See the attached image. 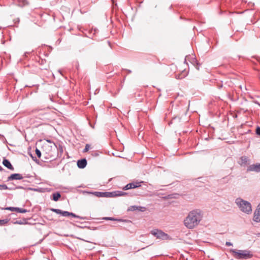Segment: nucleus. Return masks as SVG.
<instances>
[{"instance_id": "b1692460", "label": "nucleus", "mask_w": 260, "mask_h": 260, "mask_svg": "<svg viewBox=\"0 0 260 260\" xmlns=\"http://www.w3.org/2000/svg\"><path fill=\"white\" fill-rule=\"evenodd\" d=\"M90 146L88 144H86L85 148L84 149V152L87 151L89 149Z\"/></svg>"}, {"instance_id": "20e7f679", "label": "nucleus", "mask_w": 260, "mask_h": 260, "mask_svg": "<svg viewBox=\"0 0 260 260\" xmlns=\"http://www.w3.org/2000/svg\"><path fill=\"white\" fill-rule=\"evenodd\" d=\"M151 234L156 237V238L161 240H168L170 239V236L168 234L157 229L152 231Z\"/></svg>"}, {"instance_id": "393cba45", "label": "nucleus", "mask_w": 260, "mask_h": 260, "mask_svg": "<svg viewBox=\"0 0 260 260\" xmlns=\"http://www.w3.org/2000/svg\"><path fill=\"white\" fill-rule=\"evenodd\" d=\"M256 133L257 135L260 136V127H257L256 129Z\"/></svg>"}, {"instance_id": "bb28decb", "label": "nucleus", "mask_w": 260, "mask_h": 260, "mask_svg": "<svg viewBox=\"0 0 260 260\" xmlns=\"http://www.w3.org/2000/svg\"><path fill=\"white\" fill-rule=\"evenodd\" d=\"M58 149L61 153H62L63 152V148L61 146H60V145L59 146Z\"/></svg>"}, {"instance_id": "c756f323", "label": "nucleus", "mask_w": 260, "mask_h": 260, "mask_svg": "<svg viewBox=\"0 0 260 260\" xmlns=\"http://www.w3.org/2000/svg\"><path fill=\"white\" fill-rule=\"evenodd\" d=\"M3 170V168L0 166V171H2Z\"/></svg>"}, {"instance_id": "dca6fc26", "label": "nucleus", "mask_w": 260, "mask_h": 260, "mask_svg": "<svg viewBox=\"0 0 260 260\" xmlns=\"http://www.w3.org/2000/svg\"><path fill=\"white\" fill-rule=\"evenodd\" d=\"M53 198L52 199L54 201H57L58 199L60 198V194L59 192H55L52 194Z\"/></svg>"}, {"instance_id": "6ab92c4d", "label": "nucleus", "mask_w": 260, "mask_h": 260, "mask_svg": "<svg viewBox=\"0 0 260 260\" xmlns=\"http://www.w3.org/2000/svg\"><path fill=\"white\" fill-rule=\"evenodd\" d=\"M16 212L24 213L27 212V210L17 207Z\"/></svg>"}, {"instance_id": "39448f33", "label": "nucleus", "mask_w": 260, "mask_h": 260, "mask_svg": "<svg viewBox=\"0 0 260 260\" xmlns=\"http://www.w3.org/2000/svg\"><path fill=\"white\" fill-rule=\"evenodd\" d=\"M51 210L52 212H55L56 214H60L62 216H64V217L72 216V217H75V218H80V219H84V218L81 217L78 215H77L72 212H69L68 211H62L58 209H53V208L51 209Z\"/></svg>"}, {"instance_id": "7ed1b4c3", "label": "nucleus", "mask_w": 260, "mask_h": 260, "mask_svg": "<svg viewBox=\"0 0 260 260\" xmlns=\"http://www.w3.org/2000/svg\"><path fill=\"white\" fill-rule=\"evenodd\" d=\"M230 252L233 256L236 259H247L252 256V254L248 250H236L232 249Z\"/></svg>"}, {"instance_id": "2f4dec72", "label": "nucleus", "mask_w": 260, "mask_h": 260, "mask_svg": "<svg viewBox=\"0 0 260 260\" xmlns=\"http://www.w3.org/2000/svg\"><path fill=\"white\" fill-rule=\"evenodd\" d=\"M48 155H49L50 157H53V155L52 154H49Z\"/></svg>"}, {"instance_id": "4be33fe9", "label": "nucleus", "mask_w": 260, "mask_h": 260, "mask_svg": "<svg viewBox=\"0 0 260 260\" xmlns=\"http://www.w3.org/2000/svg\"><path fill=\"white\" fill-rule=\"evenodd\" d=\"M36 153L37 154V155L38 156V157L39 158H40L41 156V151L37 148H36Z\"/></svg>"}, {"instance_id": "423d86ee", "label": "nucleus", "mask_w": 260, "mask_h": 260, "mask_svg": "<svg viewBox=\"0 0 260 260\" xmlns=\"http://www.w3.org/2000/svg\"><path fill=\"white\" fill-rule=\"evenodd\" d=\"M247 172H260V163L249 165L247 169Z\"/></svg>"}, {"instance_id": "9b49d317", "label": "nucleus", "mask_w": 260, "mask_h": 260, "mask_svg": "<svg viewBox=\"0 0 260 260\" xmlns=\"http://www.w3.org/2000/svg\"><path fill=\"white\" fill-rule=\"evenodd\" d=\"M87 165V161L85 158L81 159L78 160L77 166L80 169L84 168Z\"/></svg>"}, {"instance_id": "6e6552de", "label": "nucleus", "mask_w": 260, "mask_h": 260, "mask_svg": "<svg viewBox=\"0 0 260 260\" xmlns=\"http://www.w3.org/2000/svg\"><path fill=\"white\" fill-rule=\"evenodd\" d=\"M249 162L250 159L248 158L247 156H242L240 158L238 163L241 166L244 167L247 165H249Z\"/></svg>"}, {"instance_id": "c85d7f7f", "label": "nucleus", "mask_w": 260, "mask_h": 260, "mask_svg": "<svg viewBox=\"0 0 260 260\" xmlns=\"http://www.w3.org/2000/svg\"><path fill=\"white\" fill-rule=\"evenodd\" d=\"M16 188H17V189H23L24 188L22 186H18L16 187Z\"/></svg>"}, {"instance_id": "2eb2a0df", "label": "nucleus", "mask_w": 260, "mask_h": 260, "mask_svg": "<svg viewBox=\"0 0 260 260\" xmlns=\"http://www.w3.org/2000/svg\"><path fill=\"white\" fill-rule=\"evenodd\" d=\"M13 223L15 224H26L28 223V222L27 219L24 218L21 220H16L13 222Z\"/></svg>"}, {"instance_id": "a211bd4d", "label": "nucleus", "mask_w": 260, "mask_h": 260, "mask_svg": "<svg viewBox=\"0 0 260 260\" xmlns=\"http://www.w3.org/2000/svg\"><path fill=\"white\" fill-rule=\"evenodd\" d=\"M9 221L8 219H0V225H4L7 224Z\"/></svg>"}, {"instance_id": "4468645a", "label": "nucleus", "mask_w": 260, "mask_h": 260, "mask_svg": "<svg viewBox=\"0 0 260 260\" xmlns=\"http://www.w3.org/2000/svg\"><path fill=\"white\" fill-rule=\"evenodd\" d=\"M95 196L98 197H109L108 194L110 193L109 192H98L95 191L93 193Z\"/></svg>"}, {"instance_id": "0eeeda50", "label": "nucleus", "mask_w": 260, "mask_h": 260, "mask_svg": "<svg viewBox=\"0 0 260 260\" xmlns=\"http://www.w3.org/2000/svg\"><path fill=\"white\" fill-rule=\"evenodd\" d=\"M253 220L256 222H260V203L254 212Z\"/></svg>"}, {"instance_id": "7c9ffc66", "label": "nucleus", "mask_w": 260, "mask_h": 260, "mask_svg": "<svg viewBox=\"0 0 260 260\" xmlns=\"http://www.w3.org/2000/svg\"><path fill=\"white\" fill-rule=\"evenodd\" d=\"M24 5L27 4V2L26 1H24Z\"/></svg>"}, {"instance_id": "9d476101", "label": "nucleus", "mask_w": 260, "mask_h": 260, "mask_svg": "<svg viewBox=\"0 0 260 260\" xmlns=\"http://www.w3.org/2000/svg\"><path fill=\"white\" fill-rule=\"evenodd\" d=\"M23 178V177L21 174L16 173L13 174L11 175L8 178V181L13 180H21Z\"/></svg>"}, {"instance_id": "f03ea898", "label": "nucleus", "mask_w": 260, "mask_h": 260, "mask_svg": "<svg viewBox=\"0 0 260 260\" xmlns=\"http://www.w3.org/2000/svg\"><path fill=\"white\" fill-rule=\"evenodd\" d=\"M235 204L242 212L247 214L252 213V206L249 202L239 198L235 200Z\"/></svg>"}, {"instance_id": "f8f14e48", "label": "nucleus", "mask_w": 260, "mask_h": 260, "mask_svg": "<svg viewBox=\"0 0 260 260\" xmlns=\"http://www.w3.org/2000/svg\"><path fill=\"white\" fill-rule=\"evenodd\" d=\"M3 164L10 170L13 171L14 170V167L8 159H4L3 161Z\"/></svg>"}, {"instance_id": "5701e85b", "label": "nucleus", "mask_w": 260, "mask_h": 260, "mask_svg": "<svg viewBox=\"0 0 260 260\" xmlns=\"http://www.w3.org/2000/svg\"><path fill=\"white\" fill-rule=\"evenodd\" d=\"M47 142H48L49 143H52L53 144V147H54V149L57 148V147H56V145L55 144V143L52 142L51 140H47Z\"/></svg>"}, {"instance_id": "a878e982", "label": "nucleus", "mask_w": 260, "mask_h": 260, "mask_svg": "<svg viewBox=\"0 0 260 260\" xmlns=\"http://www.w3.org/2000/svg\"><path fill=\"white\" fill-rule=\"evenodd\" d=\"M225 245L228 246H232L233 244L230 242H226L225 243Z\"/></svg>"}, {"instance_id": "cd10ccee", "label": "nucleus", "mask_w": 260, "mask_h": 260, "mask_svg": "<svg viewBox=\"0 0 260 260\" xmlns=\"http://www.w3.org/2000/svg\"><path fill=\"white\" fill-rule=\"evenodd\" d=\"M125 194H126V193L121 192L120 193L118 194V196H123Z\"/></svg>"}, {"instance_id": "1a4fd4ad", "label": "nucleus", "mask_w": 260, "mask_h": 260, "mask_svg": "<svg viewBox=\"0 0 260 260\" xmlns=\"http://www.w3.org/2000/svg\"><path fill=\"white\" fill-rule=\"evenodd\" d=\"M141 182H132L127 184L126 185H125L123 189L124 190H128L129 189L132 188H135L136 187H138L141 186Z\"/></svg>"}, {"instance_id": "aec40b11", "label": "nucleus", "mask_w": 260, "mask_h": 260, "mask_svg": "<svg viewBox=\"0 0 260 260\" xmlns=\"http://www.w3.org/2000/svg\"><path fill=\"white\" fill-rule=\"evenodd\" d=\"M10 189L6 184H0V190Z\"/></svg>"}, {"instance_id": "ddd939ff", "label": "nucleus", "mask_w": 260, "mask_h": 260, "mask_svg": "<svg viewBox=\"0 0 260 260\" xmlns=\"http://www.w3.org/2000/svg\"><path fill=\"white\" fill-rule=\"evenodd\" d=\"M146 208L142 206H132L130 207L129 210L131 211H136L138 210L141 212H144L146 210Z\"/></svg>"}, {"instance_id": "f257e3e1", "label": "nucleus", "mask_w": 260, "mask_h": 260, "mask_svg": "<svg viewBox=\"0 0 260 260\" xmlns=\"http://www.w3.org/2000/svg\"><path fill=\"white\" fill-rule=\"evenodd\" d=\"M203 216L204 213L201 210L199 209L192 210L189 212L183 221L184 225L188 229H193L200 224Z\"/></svg>"}, {"instance_id": "412c9836", "label": "nucleus", "mask_w": 260, "mask_h": 260, "mask_svg": "<svg viewBox=\"0 0 260 260\" xmlns=\"http://www.w3.org/2000/svg\"><path fill=\"white\" fill-rule=\"evenodd\" d=\"M17 207H9L6 208V210L11 211H16Z\"/></svg>"}, {"instance_id": "f3484780", "label": "nucleus", "mask_w": 260, "mask_h": 260, "mask_svg": "<svg viewBox=\"0 0 260 260\" xmlns=\"http://www.w3.org/2000/svg\"><path fill=\"white\" fill-rule=\"evenodd\" d=\"M103 220H112V221H121L122 220L120 219H117L113 217H105L103 218Z\"/></svg>"}]
</instances>
